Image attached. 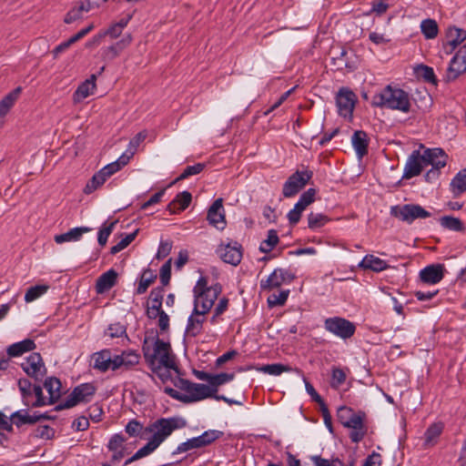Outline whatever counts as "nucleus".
<instances>
[{"label":"nucleus","instance_id":"c03bdc74","mask_svg":"<svg viewBox=\"0 0 466 466\" xmlns=\"http://www.w3.org/2000/svg\"><path fill=\"white\" fill-rule=\"evenodd\" d=\"M48 289L49 286L47 285H35L30 287L25 292V300L26 302H32L44 295Z\"/></svg>","mask_w":466,"mask_h":466},{"label":"nucleus","instance_id":"ddd939ff","mask_svg":"<svg viewBox=\"0 0 466 466\" xmlns=\"http://www.w3.org/2000/svg\"><path fill=\"white\" fill-rule=\"evenodd\" d=\"M295 275L288 269L276 268L265 280L260 281L262 289H272L280 287L283 283H290Z\"/></svg>","mask_w":466,"mask_h":466},{"label":"nucleus","instance_id":"de8ad7c7","mask_svg":"<svg viewBox=\"0 0 466 466\" xmlns=\"http://www.w3.org/2000/svg\"><path fill=\"white\" fill-rule=\"evenodd\" d=\"M328 221H329L328 217L323 214H320V213L311 212L308 216V226L311 229H316V228H321Z\"/></svg>","mask_w":466,"mask_h":466},{"label":"nucleus","instance_id":"e2e57ef3","mask_svg":"<svg viewBox=\"0 0 466 466\" xmlns=\"http://www.w3.org/2000/svg\"><path fill=\"white\" fill-rule=\"evenodd\" d=\"M222 436H223V432L220 431H217V430H208V431H204L201 434L203 442L205 443L206 446L210 445L211 443H213L214 441H216Z\"/></svg>","mask_w":466,"mask_h":466},{"label":"nucleus","instance_id":"dca6fc26","mask_svg":"<svg viewBox=\"0 0 466 466\" xmlns=\"http://www.w3.org/2000/svg\"><path fill=\"white\" fill-rule=\"evenodd\" d=\"M140 356L135 350H125L120 355L114 356L112 370L123 368L130 370L139 362Z\"/></svg>","mask_w":466,"mask_h":466},{"label":"nucleus","instance_id":"13d9d810","mask_svg":"<svg viewBox=\"0 0 466 466\" xmlns=\"http://www.w3.org/2000/svg\"><path fill=\"white\" fill-rule=\"evenodd\" d=\"M55 436V430L48 425L38 426L34 431V437L50 440Z\"/></svg>","mask_w":466,"mask_h":466},{"label":"nucleus","instance_id":"412c9836","mask_svg":"<svg viewBox=\"0 0 466 466\" xmlns=\"http://www.w3.org/2000/svg\"><path fill=\"white\" fill-rule=\"evenodd\" d=\"M446 38L445 52L451 54L466 39V30L456 26H450L446 31Z\"/></svg>","mask_w":466,"mask_h":466},{"label":"nucleus","instance_id":"4be33fe9","mask_svg":"<svg viewBox=\"0 0 466 466\" xmlns=\"http://www.w3.org/2000/svg\"><path fill=\"white\" fill-rule=\"evenodd\" d=\"M425 153L428 166L431 165V167H436L437 169H441L446 166L448 156L443 149L439 147L425 148Z\"/></svg>","mask_w":466,"mask_h":466},{"label":"nucleus","instance_id":"6e6552de","mask_svg":"<svg viewBox=\"0 0 466 466\" xmlns=\"http://www.w3.org/2000/svg\"><path fill=\"white\" fill-rule=\"evenodd\" d=\"M428 167L425 147L420 144L419 149H415L409 156L404 167L402 178L410 179L419 176L424 167Z\"/></svg>","mask_w":466,"mask_h":466},{"label":"nucleus","instance_id":"6e6d98bb","mask_svg":"<svg viewBox=\"0 0 466 466\" xmlns=\"http://www.w3.org/2000/svg\"><path fill=\"white\" fill-rule=\"evenodd\" d=\"M206 165L203 163H197L193 166H187L183 172L177 177V181L184 180L191 176L198 175L202 172Z\"/></svg>","mask_w":466,"mask_h":466},{"label":"nucleus","instance_id":"b1692460","mask_svg":"<svg viewBox=\"0 0 466 466\" xmlns=\"http://www.w3.org/2000/svg\"><path fill=\"white\" fill-rule=\"evenodd\" d=\"M117 280V273L115 269L111 268L103 273L96 283V290L98 294H102L112 289Z\"/></svg>","mask_w":466,"mask_h":466},{"label":"nucleus","instance_id":"09e8293b","mask_svg":"<svg viewBox=\"0 0 466 466\" xmlns=\"http://www.w3.org/2000/svg\"><path fill=\"white\" fill-rule=\"evenodd\" d=\"M289 295V290L286 289V290H281L279 294L274 293V294L268 296V300H267L268 307L274 308L277 306H283L286 303Z\"/></svg>","mask_w":466,"mask_h":466},{"label":"nucleus","instance_id":"aec40b11","mask_svg":"<svg viewBox=\"0 0 466 466\" xmlns=\"http://www.w3.org/2000/svg\"><path fill=\"white\" fill-rule=\"evenodd\" d=\"M215 390L209 386L201 383L192 382L190 389L186 394L187 403L199 401L208 398H213Z\"/></svg>","mask_w":466,"mask_h":466},{"label":"nucleus","instance_id":"f704fd0d","mask_svg":"<svg viewBox=\"0 0 466 466\" xmlns=\"http://www.w3.org/2000/svg\"><path fill=\"white\" fill-rule=\"evenodd\" d=\"M440 224L442 228L456 231V232H462L465 230V226L463 222L458 218H454L452 216H443L440 218Z\"/></svg>","mask_w":466,"mask_h":466},{"label":"nucleus","instance_id":"680f3d73","mask_svg":"<svg viewBox=\"0 0 466 466\" xmlns=\"http://www.w3.org/2000/svg\"><path fill=\"white\" fill-rule=\"evenodd\" d=\"M228 299L223 297L219 299L218 305L215 307L214 314L210 319V322L212 324L217 323V318L222 315L228 309Z\"/></svg>","mask_w":466,"mask_h":466},{"label":"nucleus","instance_id":"a19ab883","mask_svg":"<svg viewBox=\"0 0 466 466\" xmlns=\"http://www.w3.org/2000/svg\"><path fill=\"white\" fill-rule=\"evenodd\" d=\"M157 276L150 269L144 270L137 288V293L139 295L144 294L148 287L154 282Z\"/></svg>","mask_w":466,"mask_h":466},{"label":"nucleus","instance_id":"a211bd4d","mask_svg":"<svg viewBox=\"0 0 466 466\" xmlns=\"http://www.w3.org/2000/svg\"><path fill=\"white\" fill-rule=\"evenodd\" d=\"M49 419L46 413H34L30 415L27 410H20L11 414L10 420L17 428L25 424H35L42 420Z\"/></svg>","mask_w":466,"mask_h":466},{"label":"nucleus","instance_id":"6ab92c4d","mask_svg":"<svg viewBox=\"0 0 466 466\" xmlns=\"http://www.w3.org/2000/svg\"><path fill=\"white\" fill-rule=\"evenodd\" d=\"M444 270V265L431 264L420 270V278L424 283L437 284L443 279Z\"/></svg>","mask_w":466,"mask_h":466},{"label":"nucleus","instance_id":"a878e982","mask_svg":"<svg viewBox=\"0 0 466 466\" xmlns=\"http://www.w3.org/2000/svg\"><path fill=\"white\" fill-rule=\"evenodd\" d=\"M192 196L188 191L178 193L176 198L167 205V209L170 214H177L185 210L191 203Z\"/></svg>","mask_w":466,"mask_h":466},{"label":"nucleus","instance_id":"f03ea898","mask_svg":"<svg viewBox=\"0 0 466 466\" xmlns=\"http://www.w3.org/2000/svg\"><path fill=\"white\" fill-rule=\"evenodd\" d=\"M371 105L376 107H387L403 113L410 112L411 106L409 94L403 89L393 87L390 85L373 96Z\"/></svg>","mask_w":466,"mask_h":466},{"label":"nucleus","instance_id":"338daca9","mask_svg":"<svg viewBox=\"0 0 466 466\" xmlns=\"http://www.w3.org/2000/svg\"><path fill=\"white\" fill-rule=\"evenodd\" d=\"M147 130H142L140 131L139 133H137L130 141H129V144L127 146V148H129L130 150H132L133 152H137V147H139V145L144 142V140L147 138Z\"/></svg>","mask_w":466,"mask_h":466},{"label":"nucleus","instance_id":"0eeeda50","mask_svg":"<svg viewBox=\"0 0 466 466\" xmlns=\"http://www.w3.org/2000/svg\"><path fill=\"white\" fill-rule=\"evenodd\" d=\"M390 215L409 224L418 218H427L431 213L418 204L397 205L390 208Z\"/></svg>","mask_w":466,"mask_h":466},{"label":"nucleus","instance_id":"4468645a","mask_svg":"<svg viewBox=\"0 0 466 466\" xmlns=\"http://www.w3.org/2000/svg\"><path fill=\"white\" fill-rule=\"evenodd\" d=\"M466 71V47L461 48L451 58L447 72V81H454L461 73Z\"/></svg>","mask_w":466,"mask_h":466},{"label":"nucleus","instance_id":"cd10ccee","mask_svg":"<svg viewBox=\"0 0 466 466\" xmlns=\"http://www.w3.org/2000/svg\"><path fill=\"white\" fill-rule=\"evenodd\" d=\"M36 348L35 341L31 339H25L15 342L6 349V353L11 358L22 356L24 353L32 351Z\"/></svg>","mask_w":466,"mask_h":466},{"label":"nucleus","instance_id":"864d4df0","mask_svg":"<svg viewBox=\"0 0 466 466\" xmlns=\"http://www.w3.org/2000/svg\"><path fill=\"white\" fill-rule=\"evenodd\" d=\"M417 73L424 79V81L434 85L437 84V78L432 67L420 65L418 66Z\"/></svg>","mask_w":466,"mask_h":466},{"label":"nucleus","instance_id":"5701e85b","mask_svg":"<svg viewBox=\"0 0 466 466\" xmlns=\"http://www.w3.org/2000/svg\"><path fill=\"white\" fill-rule=\"evenodd\" d=\"M132 42V37L130 35H125L121 40L116 42V44L106 47L102 50V57L104 60H113L119 54L127 47Z\"/></svg>","mask_w":466,"mask_h":466},{"label":"nucleus","instance_id":"49530a36","mask_svg":"<svg viewBox=\"0 0 466 466\" xmlns=\"http://www.w3.org/2000/svg\"><path fill=\"white\" fill-rule=\"evenodd\" d=\"M350 430V439L353 443H359L361 441L368 432V427L366 426L365 421L351 427Z\"/></svg>","mask_w":466,"mask_h":466},{"label":"nucleus","instance_id":"bf43d9fd","mask_svg":"<svg viewBox=\"0 0 466 466\" xmlns=\"http://www.w3.org/2000/svg\"><path fill=\"white\" fill-rule=\"evenodd\" d=\"M310 460L315 466H344L343 461L338 458L329 461V460L323 459L319 455H314L311 456Z\"/></svg>","mask_w":466,"mask_h":466},{"label":"nucleus","instance_id":"774afa93","mask_svg":"<svg viewBox=\"0 0 466 466\" xmlns=\"http://www.w3.org/2000/svg\"><path fill=\"white\" fill-rule=\"evenodd\" d=\"M142 429L143 425L139 421L132 420L127 424L125 431L130 437H135L140 433Z\"/></svg>","mask_w":466,"mask_h":466},{"label":"nucleus","instance_id":"4d7b16f0","mask_svg":"<svg viewBox=\"0 0 466 466\" xmlns=\"http://www.w3.org/2000/svg\"><path fill=\"white\" fill-rule=\"evenodd\" d=\"M137 234V230H136L130 234H127L117 244H116L115 246H113L110 248V253L112 255H115V254L120 252L121 250H123L124 248H126L136 238Z\"/></svg>","mask_w":466,"mask_h":466},{"label":"nucleus","instance_id":"c756f323","mask_svg":"<svg viewBox=\"0 0 466 466\" xmlns=\"http://www.w3.org/2000/svg\"><path fill=\"white\" fill-rule=\"evenodd\" d=\"M44 387L47 390L49 397V404L56 403L61 397V381L56 377L46 378L44 382Z\"/></svg>","mask_w":466,"mask_h":466},{"label":"nucleus","instance_id":"8fccbe9b","mask_svg":"<svg viewBox=\"0 0 466 466\" xmlns=\"http://www.w3.org/2000/svg\"><path fill=\"white\" fill-rule=\"evenodd\" d=\"M117 220L112 221L109 224L105 223L103 228L99 229L97 234V241L100 246H105L106 244L107 238L112 233L116 225Z\"/></svg>","mask_w":466,"mask_h":466},{"label":"nucleus","instance_id":"58836bf2","mask_svg":"<svg viewBox=\"0 0 466 466\" xmlns=\"http://www.w3.org/2000/svg\"><path fill=\"white\" fill-rule=\"evenodd\" d=\"M18 388L22 395V400L25 406H30V398L33 395L32 383L27 379L18 380Z\"/></svg>","mask_w":466,"mask_h":466},{"label":"nucleus","instance_id":"f3484780","mask_svg":"<svg viewBox=\"0 0 466 466\" xmlns=\"http://www.w3.org/2000/svg\"><path fill=\"white\" fill-rule=\"evenodd\" d=\"M207 313L195 309L192 310L191 315L187 319L185 333L187 336L195 338L200 335L203 331V324L206 321Z\"/></svg>","mask_w":466,"mask_h":466},{"label":"nucleus","instance_id":"37998d69","mask_svg":"<svg viewBox=\"0 0 466 466\" xmlns=\"http://www.w3.org/2000/svg\"><path fill=\"white\" fill-rule=\"evenodd\" d=\"M96 88V84H92L89 82H83L74 93V100L75 102H80L83 99L86 98L90 96L94 89Z\"/></svg>","mask_w":466,"mask_h":466},{"label":"nucleus","instance_id":"69168bd1","mask_svg":"<svg viewBox=\"0 0 466 466\" xmlns=\"http://www.w3.org/2000/svg\"><path fill=\"white\" fill-rule=\"evenodd\" d=\"M106 334L112 339L120 338L126 334V328L120 323H114L108 327Z\"/></svg>","mask_w":466,"mask_h":466},{"label":"nucleus","instance_id":"393cba45","mask_svg":"<svg viewBox=\"0 0 466 466\" xmlns=\"http://www.w3.org/2000/svg\"><path fill=\"white\" fill-rule=\"evenodd\" d=\"M351 143L359 158L368 154L369 139L365 131L356 130L352 135Z\"/></svg>","mask_w":466,"mask_h":466},{"label":"nucleus","instance_id":"a18cd8bd","mask_svg":"<svg viewBox=\"0 0 466 466\" xmlns=\"http://www.w3.org/2000/svg\"><path fill=\"white\" fill-rule=\"evenodd\" d=\"M106 182L105 177L99 171L96 172L86 183L84 187V193L89 195L96 190L100 186Z\"/></svg>","mask_w":466,"mask_h":466},{"label":"nucleus","instance_id":"473e14b6","mask_svg":"<svg viewBox=\"0 0 466 466\" xmlns=\"http://www.w3.org/2000/svg\"><path fill=\"white\" fill-rule=\"evenodd\" d=\"M21 91L22 88L18 86L2 98L0 101V116H3L4 117L6 116L15 102L17 100Z\"/></svg>","mask_w":466,"mask_h":466},{"label":"nucleus","instance_id":"c9c22d12","mask_svg":"<svg viewBox=\"0 0 466 466\" xmlns=\"http://www.w3.org/2000/svg\"><path fill=\"white\" fill-rule=\"evenodd\" d=\"M451 188L454 195H460L466 191V168L461 170L451 179Z\"/></svg>","mask_w":466,"mask_h":466},{"label":"nucleus","instance_id":"20e7f679","mask_svg":"<svg viewBox=\"0 0 466 466\" xmlns=\"http://www.w3.org/2000/svg\"><path fill=\"white\" fill-rule=\"evenodd\" d=\"M187 421L181 417L160 418L146 428L147 432H152L150 438L159 446L176 430L185 428Z\"/></svg>","mask_w":466,"mask_h":466},{"label":"nucleus","instance_id":"f257e3e1","mask_svg":"<svg viewBox=\"0 0 466 466\" xmlns=\"http://www.w3.org/2000/svg\"><path fill=\"white\" fill-rule=\"evenodd\" d=\"M151 334V337H145L142 346L144 358L151 370L161 380L167 377L168 370H174L178 373L179 370L171 352L170 343L160 339L154 331Z\"/></svg>","mask_w":466,"mask_h":466},{"label":"nucleus","instance_id":"ea45409f","mask_svg":"<svg viewBox=\"0 0 466 466\" xmlns=\"http://www.w3.org/2000/svg\"><path fill=\"white\" fill-rule=\"evenodd\" d=\"M443 426L441 423L431 424L425 431V445H433L441 433L442 432Z\"/></svg>","mask_w":466,"mask_h":466},{"label":"nucleus","instance_id":"3c124183","mask_svg":"<svg viewBox=\"0 0 466 466\" xmlns=\"http://www.w3.org/2000/svg\"><path fill=\"white\" fill-rule=\"evenodd\" d=\"M346 380V373L340 368L333 367L331 370L330 387L339 389Z\"/></svg>","mask_w":466,"mask_h":466},{"label":"nucleus","instance_id":"2eb2a0df","mask_svg":"<svg viewBox=\"0 0 466 466\" xmlns=\"http://www.w3.org/2000/svg\"><path fill=\"white\" fill-rule=\"evenodd\" d=\"M207 219L208 223L218 229H224L226 227V218L223 210L222 198L216 199L208 210Z\"/></svg>","mask_w":466,"mask_h":466},{"label":"nucleus","instance_id":"bb28decb","mask_svg":"<svg viewBox=\"0 0 466 466\" xmlns=\"http://www.w3.org/2000/svg\"><path fill=\"white\" fill-rule=\"evenodd\" d=\"M94 365L93 368L98 370L102 372L112 370L114 357L111 355V351L109 350H103L101 351L96 352L93 355Z\"/></svg>","mask_w":466,"mask_h":466},{"label":"nucleus","instance_id":"9b49d317","mask_svg":"<svg viewBox=\"0 0 466 466\" xmlns=\"http://www.w3.org/2000/svg\"><path fill=\"white\" fill-rule=\"evenodd\" d=\"M23 370L35 380H40L46 373V368L39 353L34 352L21 363Z\"/></svg>","mask_w":466,"mask_h":466},{"label":"nucleus","instance_id":"f8f14e48","mask_svg":"<svg viewBox=\"0 0 466 466\" xmlns=\"http://www.w3.org/2000/svg\"><path fill=\"white\" fill-rule=\"evenodd\" d=\"M217 253L225 263L237 266L242 258V247L237 241L228 242L221 244L218 248Z\"/></svg>","mask_w":466,"mask_h":466},{"label":"nucleus","instance_id":"7c9ffc66","mask_svg":"<svg viewBox=\"0 0 466 466\" xmlns=\"http://www.w3.org/2000/svg\"><path fill=\"white\" fill-rule=\"evenodd\" d=\"M257 370L260 372H263V373H266L268 375H272V376H279L282 372H290V371H295L298 374H302L301 370H299L298 368L293 369L292 367H290L289 365H284L281 363H273V364L263 365V366L258 368Z\"/></svg>","mask_w":466,"mask_h":466},{"label":"nucleus","instance_id":"e433bc0d","mask_svg":"<svg viewBox=\"0 0 466 466\" xmlns=\"http://www.w3.org/2000/svg\"><path fill=\"white\" fill-rule=\"evenodd\" d=\"M279 241V238L277 230L269 229L268 231L267 238L259 245V251L262 253H269L278 245Z\"/></svg>","mask_w":466,"mask_h":466},{"label":"nucleus","instance_id":"39448f33","mask_svg":"<svg viewBox=\"0 0 466 466\" xmlns=\"http://www.w3.org/2000/svg\"><path fill=\"white\" fill-rule=\"evenodd\" d=\"M96 393V387L92 383H82L76 386L67 398L56 406V410L70 409L81 402H88Z\"/></svg>","mask_w":466,"mask_h":466},{"label":"nucleus","instance_id":"2f4dec72","mask_svg":"<svg viewBox=\"0 0 466 466\" xmlns=\"http://www.w3.org/2000/svg\"><path fill=\"white\" fill-rule=\"evenodd\" d=\"M90 230L91 229L86 227L74 228L66 233L56 235L55 237V241L57 244H62L68 241H77L82 238L84 233L89 232Z\"/></svg>","mask_w":466,"mask_h":466},{"label":"nucleus","instance_id":"9d476101","mask_svg":"<svg viewBox=\"0 0 466 466\" xmlns=\"http://www.w3.org/2000/svg\"><path fill=\"white\" fill-rule=\"evenodd\" d=\"M357 101L356 95L348 87H341L336 96L338 113L343 117H352Z\"/></svg>","mask_w":466,"mask_h":466},{"label":"nucleus","instance_id":"423d86ee","mask_svg":"<svg viewBox=\"0 0 466 466\" xmlns=\"http://www.w3.org/2000/svg\"><path fill=\"white\" fill-rule=\"evenodd\" d=\"M313 172L308 168L297 170L289 177L282 187L284 198H289L296 196L310 181Z\"/></svg>","mask_w":466,"mask_h":466},{"label":"nucleus","instance_id":"603ef678","mask_svg":"<svg viewBox=\"0 0 466 466\" xmlns=\"http://www.w3.org/2000/svg\"><path fill=\"white\" fill-rule=\"evenodd\" d=\"M33 393L35 396V400L33 401V402L30 401V406L29 407L39 408V407H44V406H46V405H50L49 402H48V399H46L44 396L43 389H42V387L40 385H35L34 386Z\"/></svg>","mask_w":466,"mask_h":466},{"label":"nucleus","instance_id":"79ce46f5","mask_svg":"<svg viewBox=\"0 0 466 466\" xmlns=\"http://www.w3.org/2000/svg\"><path fill=\"white\" fill-rule=\"evenodd\" d=\"M235 378V373H226L221 372L219 374H212V378L210 380V389L215 390V394L218 392V388L227 382L233 380Z\"/></svg>","mask_w":466,"mask_h":466},{"label":"nucleus","instance_id":"7ed1b4c3","mask_svg":"<svg viewBox=\"0 0 466 466\" xmlns=\"http://www.w3.org/2000/svg\"><path fill=\"white\" fill-rule=\"evenodd\" d=\"M222 292V286L219 283H215L208 286V279L206 277L201 276L196 286L194 287V308L196 312L201 311L208 313L218 297Z\"/></svg>","mask_w":466,"mask_h":466},{"label":"nucleus","instance_id":"1a4fd4ad","mask_svg":"<svg viewBox=\"0 0 466 466\" xmlns=\"http://www.w3.org/2000/svg\"><path fill=\"white\" fill-rule=\"evenodd\" d=\"M324 327L328 331L344 339L352 337L356 330L352 322L339 317L327 319Z\"/></svg>","mask_w":466,"mask_h":466},{"label":"nucleus","instance_id":"0e129e2a","mask_svg":"<svg viewBox=\"0 0 466 466\" xmlns=\"http://www.w3.org/2000/svg\"><path fill=\"white\" fill-rule=\"evenodd\" d=\"M356 411L347 406H340L337 411L338 420L344 426V423L354 415Z\"/></svg>","mask_w":466,"mask_h":466},{"label":"nucleus","instance_id":"72a5a7b5","mask_svg":"<svg viewBox=\"0 0 466 466\" xmlns=\"http://www.w3.org/2000/svg\"><path fill=\"white\" fill-rule=\"evenodd\" d=\"M92 5L90 2L86 4L81 2L78 5L71 8L65 16V23L71 24L83 16V12H88L91 9Z\"/></svg>","mask_w":466,"mask_h":466},{"label":"nucleus","instance_id":"052dcab7","mask_svg":"<svg viewBox=\"0 0 466 466\" xmlns=\"http://www.w3.org/2000/svg\"><path fill=\"white\" fill-rule=\"evenodd\" d=\"M171 278V258L160 268L159 279L163 286L168 285Z\"/></svg>","mask_w":466,"mask_h":466},{"label":"nucleus","instance_id":"4c0bfd02","mask_svg":"<svg viewBox=\"0 0 466 466\" xmlns=\"http://www.w3.org/2000/svg\"><path fill=\"white\" fill-rule=\"evenodd\" d=\"M420 29L426 39H433L438 35V25L433 19L423 20L420 24Z\"/></svg>","mask_w":466,"mask_h":466},{"label":"nucleus","instance_id":"c85d7f7f","mask_svg":"<svg viewBox=\"0 0 466 466\" xmlns=\"http://www.w3.org/2000/svg\"><path fill=\"white\" fill-rule=\"evenodd\" d=\"M359 267L374 272H380L390 268L385 260L373 255H366L359 263Z\"/></svg>","mask_w":466,"mask_h":466},{"label":"nucleus","instance_id":"5fc2aeb1","mask_svg":"<svg viewBox=\"0 0 466 466\" xmlns=\"http://www.w3.org/2000/svg\"><path fill=\"white\" fill-rule=\"evenodd\" d=\"M164 296L163 288L157 287L151 290L149 299H151L153 309L160 310L162 309V301Z\"/></svg>","mask_w":466,"mask_h":466}]
</instances>
